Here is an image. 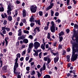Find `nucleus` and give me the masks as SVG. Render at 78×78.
I'll list each match as a JSON object with an SVG mask.
<instances>
[{"label":"nucleus","mask_w":78,"mask_h":78,"mask_svg":"<svg viewBox=\"0 0 78 78\" xmlns=\"http://www.w3.org/2000/svg\"><path fill=\"white\" fill-rule=\"evenodd\" d=\"M74 29L73 30V35L72 39L73 41H76V39L78 40V25L75 24L74 26Z\"/></svg>","instance_id":"nucleus-1"},{"label":"nucleus","mask_w":78,"mask_h":78,"mask_svg":"<svg viewBox=\"0 0 78 78\" xmlns=\"http://www.w3.org/2000/svg\"><path fill=\"white\" fill-rule=\"evenodd\" d=\"M44 61H47V64H48L51 62V58L50 57V55L47 56L44 58Z\"/></svg>","instance_id":"nucleus-2"},{"label":"nucleus","mask_w":78,"mask_h":78,"mask_svg":"<svg viewBox=\"0 0 78 78\" xmlns=\"http://www.w3.org/2000/svg\"><path fill=\"white\" fill-rule=\"evenodd\" d=\"M30 11L32 13H35L37 11V6H34L33 5H32L31 6V7L30 8Z\"/></svg>","instance_id":"nucleus-3"},{"label":"nucleus","mask_w":78,"mask_h":78,"mask_svg":"<svg viewBox=\"0 0 78 78\" xmlns=\"http://www.w3.org/2000/svg\"><path fill=\"white\" fill-rule=\"evenodd\" d=\"M34 46L35 49H37L38 47H40V43L37 42H36L34 43Z\"/></svg>","instance_id":"nucleus-4"},{"label":"nucleus","mask_w":78,"mask_h":78,"mask_svg":"<svg viewBox=\"0 0 78 78\" xmlns=\"http://www.w3.org/2000/svg\"><path fill=\"white\" fill-rule=\"evenodd\" d=\"M7 66L5 65L4 66L2 67V70L4 72V73H6L8 72L7 71Z\"/></svg>","instance_id":"nucleus-5"},{"label":"nucleus","mask_w":78,"mask_h":78,"mask_svg":"<svg viewBox=\"0 0 78 78\" xmlns=\"http://www.w3.org/2000/svg\"><path fill=\"white\" fill-rule=\"evenodd\" d=\"M59 56H56L54 58V63L55 64H56L57 63V62L59 61Z\"/></svg>","instance_id":"nucleus-6"},{"label":"nucleus","mask_w":78,"mask_h":78,"mask_svg":"<svg viewBox=\"0 0 78 78\" xmlns=\"http://www.w3.org/2000/svg\"><path fill=\"white\" fill-rule=\"evenodd\" d=\"M9 39L8 37H6L5 38V47H7L8 46V41L7 40H9Z\"/></svg>","instance_id":"nucleus-7"},{"label":"nucleus","mask_w":78,"mask_h":78,"mask_svg":"<svg viewBox=\"0 0 78 78\" xmlns=\"http://www.w3.org/2000/svg\"><path fill=\"white\" fill-rule=\"evenodd\" d=\"M18 67H19V63L17 62H15L13 69H17Z\"/></svg>","instance_id":"nucleus-8"},{"label":"nucleus","mask_w":78,"mask_h":78,"mask_svg":"<svg viewBox=\"0 0 78 78\" xmlns=\"http://www.w3.org/2000/svg\"><path fill=\"white\" fill-rule=\"evenodd\" d=\"M3 30L2 33V32H0V34L2 36L4 37V34H5L6 33V31L5 30Z\"/></svg>","instance_id":"nucleus-9"},{"label":"nucleus","mask_w":78,"mask_h":78,"mask_svg":"<svg viewBox=\"0 0 78 78\" xmlns=\"http://www.w3.org/2000/svg\"><path fill=\"white\" fill-rule=\"evenodd\" d=\"M51 31L52 33H55L56 31L55 27V26H51Z\"/></svg>","instance_id":"nucleus-10"},{"label":"nucleus","mask_w":78,"mask_h":78,"mask_svg":"<svg viewBox=\"0 0 78 78\" xmlns=\"http://www.w3.org/2000/svg\"><path fill=\"white\" fill-rule=\"evenodd\" d=\"M2 30H6L7 31H10V28H9V27H6V26L2 27Z\"/></svg>","instance_id":"nucleus-11"},{"label":"nucleus","mask_w":78,"mask_h":78,"mask_svg":"<svg viewBox=\"0 0 78 78\" xmlns=\"http://www.w3.org/2000/svg\"><path fill=\"white\" fill-rule=\"evenodd\" d=\"M1 16L2 19H5V18H8V16H7L6 13H4V15L3 14H2Z\"/></svg>","instance_id":"nucleus-12"},{"label":"nucleus","mask_w":78,"mask_h":78,"mask_svg":"<svg viewBox=\"0 0 78 78\" xmlns=\"http://www.w3.org/2000/svg\"><path fill=\"white\" fill-rule=\"evenodd\" d=\"M23 17H25L27 16L26 10L25 9H23Z\"/></svg>","instance_id":"nucleus-13"},{"label":"nucleus","mask_w":78,"mask_h":78,"mask_svg":"<svg viewBox=\"0 0 78 78\" xmlns=\"http://www.w3.org/2000/svg\"><path fill=\"white\" fill-rule=\"evenodd\" d=\"M11 9H8V10L7 11V15L8 16H10L11 14V11H12Z\"/></svg>","instance_id":"nucleus-14"},{"label":"nucleus","mask_w":78,"mask_h":78,"mask_svg":"<svg viewBox=\"0 0 78 78\" xmlns=\"http://www.w3.org/2000/svg\"><path fill=\"white\" fill-rule=\"evenodd\" d=\"M23 42L24 44H28V40L27 39H24L23 40Z\"/></svg>","instance_id":"nucleus-15"},{"label":"nucleus","mask_w":78,"mask_h":78,"mask_svg":"<svg viewBox=\"0 0 78 78\" xmlns=\"http://www.w3.org/2000/svg\"><path fill=\"white\" fill-rule=\"evenodd\" d=\"M53 55L54 56H59V52L58 51H56L55 53H53Z\"/></svg>","instance_id":"nucleus-16"},{"label":"nucleus","mask_w":78,"mask_h":78,"mask_svg":"<svg viewBox=\"0 0 78 78\" xmlns=\"http://www.w3.org/2000/svg\"><path fill=\"white\" fill-rule=\"evenodd\" d=\"M34 47V44H33V43H30L29 45V48H32Z\"/></svg>","instance_id":"nucleus-17"},{"label":"nucleus","mask_w":78,"mask_h":78,"mask_svg":"<svg viewBox=\"0 0 78 78\" xmlns=\"http://www.w3.org/2000/svg\"><path fill=\"white\" fill-rule=\"evenodd\" d=\"M59 42H62L63 40V37L62 36H59Z\"/></svg>","instance_id":"nucleus-18"},{"label":"nucleus","mask_w":78,"mask_h":78,"mask_svg":"<svg viewBox=\"0 0 78 78\" xmlns=\"http://www.w3.org/2000/svg\"><path fill=\"white\" fill-rule=\"evenodd\" d=\"M37 73V75L38 76V78H40V77H41L42 76V73H41L40 74L39 72H38Z\"/></svg>","instance_id":"nucleus-19"},{"label":"nucleus","mask_w":78,"mask_h":78,"mask_svg":"<svg viewBox=\"0 0 78 78\" xmlns=\"http://www.w3.org/2000/svg\"><path fill=\"white\" fill-rule=\"evenodd\" d=\"M34 19V18L33 17V16H32L30 18L29 21L30 22H32Z\"/></svg>","instance_id":"nucleus-20"},{"label":"nucleus","mask_w":78,"mask_h":78,"mask_svg":"<svg viewBox=\"0 0 78 78\" xmlns=\"http://www.w3.org/2000/svg\"><path fill=\"white\" fill-rule=\"evenodd\" d=\"M7 19L9 21H11L12 20V16H9Z\"/></svg>","instance_id":"nucleus-21"},{"label":"nucleus","mask_w":78,"mask_h":78,"mask_svg":"<svg viewBox=\"0 0 78 78\" xmlns=\"http://www.w3.org/2000/svg\"><path fill=\"white\" fill-rule=\"evenodd\" d=\"M58 34L59 35V36H63L64 34V33L62 31L60 33H58Z\"/></svg>","instance_id":"nucleus-22"},{"label":"nucleus","mask_w":78,"mask_h":78,"mask_svg":"<svg viewBox=\"0 0 78 78\" xmlns=\"http://www.w3.org/2000/svg\"><path fill=\"white\" fill-rule=\"evenodd\" d=\"M43 78H51L50 76L48 75H46Z\"/></svg>","instance_id":"nucleus-23"},{"label":"nucleus","mask_w":78,"mask_h":78,"mask_svg":"<svg viewBox=\"0 0 78 78\" xmlns=\"http://www.w3.org/2000/svg\"><path fill=\"white\" fill-rule=\"evenodd\" d=\"M11 4H9V5H8V9H11Z\"/></svg>","instance_id":"nucleus-24"},{"label":"nucleus","mask_w":78,"mask_h":78,"mask_svg":"<svg viewBox=\"0 0 78 78\" xmlns=\"http://www.w3.org/2000/svg\"><path fill=\"white\" fill-rule=\"evenodd\" d=\"M39 15L40 16H43V12L41 11H39Z\"/></svg>","instance_id":"nucleus-25"},{"label":"nucleus","mask_w":78,"mask_h":78,"mask_svg":"<svg viewBox=\"0 0 78 78\" xmlns=\"http://www.w3.org/2000/svg\"><path fill=\"white\" fill-rule=\"evenodd\" d=\"M13 70L14 73V74H15V75H17V73H18L17 72H16V70H17V69H13Z\"/></svg>","instance_id":"nucleus-26"},{"label":"nucleus","mask_w":78,"mask_h":78,"mask_svg":"<svg viewBox=\"0 0 78 78\" xmlns=\"http://www.w3.org/2000/svg\"><path fill=\"white\" fill-rule=\"evenodd\" d=\"M3 11H4V8L3 7H0V12H3Z\"/></svg>","instance_id":"nucleus-27"},{"label":"nucleus","mask_w":78,"mask_h":78,"mask_svg":"<svg viewBox=\"0 0 78 78\" xmlns=\"http://www.w3.org/2000/svg\"><path fill=\"white\" fill-rule=\"evenodd\" d=\"M47 38L48 39L50 38V34L48 33L47 34Z\"/></svg>","instance_id":"nucleus-28"},{"label":"nucleus","mask_w":78,"mask_h":78,"mask_svg":"<svg viewBox=\"0 0 78 78\" xmlns=\"http://www.w3.org/2000/svg\"><path fill=\"white\" fill-rule=\"evenodd\" d=\"M23 33L26 34H29V31L28 30L26 31L25 30H24L23 31Z\"/></svg>","instance_id":"nucleus-29"},{"label":"nucleus","mask_w":78,"mask_h":78,"mask_svg":"<svg viewBox=\"0 0 78 78\" xmlns=\"http://www.w3.org/2000/svg\"><path fill=\"white\" fill-rule=\"evenodd\" d=\"M51 24L52 25L51 27H54L55 25H56V24L54 23V22L53 21H51Z\"/></svg>","instance_id":"nucleus-30"},{"label":"nucleus","mask_w":78,"mask_h":78,"mask_svg":"<svg viewBox=\"0 0 78 78\" xmlns=\"http://www.w3.org/2000/svg\"><path fill=\"white\" fill-rule=\"evenodd\" d=\"M36 28V30H37V31L38 32H39V31H40V29H39L40 27H37Z\"/></svg>","instance_id":"nucleus-31"},{"label":"nucleus","mask_w":78,"mask_h":78,"mask_svg":"<svg viewBox=\"0 0 78 78\" xmlns=\"http://www.w3.org/2000/svg\"><path fill=\"white\" fill-rule=\"evenodd\" d=\"M52 8V7H51L50 5H49L47 8L46 9L47 10H49L50 9H51Z\"/></svg>","instance_id":"nucleus-32"},{"label":"nucleus","mask_w":78,"mask_h":78,"mask_svg":"<svg viewBox=\"0 0 78 78\" xmlns=\"http://www.w3.org/2000/svg\"><path fill=\"white\" fill-rule=\"evenodd\" d=\"M43 45H44L43 44H41V48L42 49H43V50H45V46Z\"/></svg>","instance_id":"nucleus-33"},{"label":"nucleus","mask_w":78,"mask_h":78,"mask_svg":"<svg viewBox=\"0 0 78 78\" xmlns=\"http://www.w3.org/2000/svg\"><path fill=\"white\" fill-rule=\"evenodd\" d=\"M31 48H28L27 49L28 53H30L31 52Z\"/></svg>","instance_id":"nucleus-34"},{"label":"nucleus","mask_w":78,"mask_h":78,"mask_svg":"<svg viewBox=\"0 0 78 78\" xmlns=\"http://www.w3.org/2000/svg\"><path fill=\"white\" fill-rule=\"evenodd\" d=\"M43 67V70H45V69H46V66H45V63L44 64Z\"/></svg>","instance_id":"nucleus-35"},{"label":"nucleus","mask_w":78,"mask_h":78,"mask_svg":"<svg viewBox=\"0 0 78 78\" xmlns=\"http://www.w3.org/2000/svg\"><path fill=\"white\" fill-rule=\"evenodd\" d=\"M58 49H62V45L60 44H59L58 46Z\"/></svg>","instance_id":"nucleus-36"},{"label":"nucleus","mask_w":78,"mask_h":78,"mask_svg":"<svg viewBox=\"0 0 78 78\" xmlns=\"http://www.w3.org/2000/svg\"><path fill=\"white\" fill-rule=\"evenodd\" d=\"M16 56L19 58H20V53H18L16 55Z\"/></svg>","instance_id":"nucleus-37"},{"label":"nucleus","mask_w":78,"mask_h":78,"mask_svg":"<svg viewBox=\"0 0 78 78\" xmlns=\"http://www.w3.org/2000/svg\"><path fill=\"white\" fill-rule=\"evenodd\" d=\"M26 53V50H24L23 51V53L22 54V55L23 56Z\"/></svg>","instance_id":"nucleus-38"},{"label":"nucleus","mask_w":78,"mask_h":78,"mask_svg":"<svg viewBox=\"0 0 78 78\" xmlns=\"http://www.w3.org/2000/svg\"><path fill=\"white\" fill-rule=\"evenodd\" d=\"M53 14H54V12L52 10L51 11V17H53Z\"/></svg>","instance_id":"nucleus-39"},{"label":"nucleus","mask_w":78,"mask_h":78,"mask_svg":"<svg viewBox=\"0 0 78 78\" xmlns=\"http://www.w3.org/2000/svg\"><path fill=\"white\" fill-rule=\"evenodd\" d=\"M6 23H7V21L6 20H5L4 21V23H3V25H6Z\"/></svg>","instance_id":"nucleus-40"},{"label":"nucleus","mask_w":78,"mask_h":78,"mask_svg":"<svg viewBox=\"0 0 78 78\" xmlns=\"http://www.w3.org/2000/svg\"><path fill=\"white\" fill-rule=\"evenodd\" d=\"M40 70V72H41V73H42V71L44 70V68H41Z\"/></svg>","instance_id":"nucleus-41"},{"label":"nucleus","mask_w":78,"mask_h":78,"mask_svg":"<svg viewBox=\"0 0 78 78\" xmlns=\"http://www.w3.org/2000/svg\"><path fill=\"white\" fill-rule=\"evenodd\" d=\"M76 69H74L73 71V73L74 75H75V74H76V73H76Z\"/></svg>","instance_id":"nucleus-42"},{"label":"nucleus","mask_w":78,"mask_h":78,"mask_svg":"<svg viewBox=\"0 0 78 78\" xmlns=\"http://www.w3.org/2000/svg\"><path fill=\"white\" fill-rule=\"evenodd\" d=\"M30 67L29 66H27L26 67V70L27 71H30Z\"/></svg>","instance_id":"nucleus-43"},{"label":"nucleus","mask_w":78,"mask_h":78,"mask_svg":"<svg viewBox=\"0 0 78 78\" xmlns=\"http://www.w3.org/2000/svg\"><path fill=\"white\" fill-rule=\"evenodd\" d=\"M59 14L58 12H56L55 13V16L56 17H58V16H59Z\"/></svg>","instance_id":"nucleus-44"},{"label":"nucleus","mask_w":78,"mask_h":78,"mask_svg":"<svg viewBox=\"0 0 78 78\" xmlns=\"http://www.w3.org/2000/svg\"><path fill=\"white\" fill-rule=\"evenodd\" d=\"M25 37L24 36H21L20 37V39H21L22 40H23L24 39H25Z\"/></svg>","instance_id":"nucleus-45"},{"label":"nucleus","mask_w":78,"mask_h":78,"mask_svg":"<svg viewBox=\"0 0 78 78\" xmlns=\"http://www.w3.org/2000/svg\"><path fill=\"white\" fill-rule=\"evenodd\" d=\"M44 30H47L48 29V26H45L44 28Z\"/></svg>","instance_id":"nucleus-46"},{"label":"nucleus","mask_w":78,"mask_h":78,"mask_svg":"<svg viewBox=\"0 0 78 78\" xmlns=\"http://www.w3.org/2000/svg\"><path fill=\"white\" fill-rule=\"evenodd\" d=\"M66 31L67 34H68L70 32V29H67L66 30Z\"/></svg>","instance_id":"nucleus-47"},{"label":"nucleus","mask_w":78,"mask_h":78,"mask_svg":"<svg viewBox=\"0 0 78 78\" xmlns=\"http://www.w3.org/2000/svg\"><path fill=\"white\" fill-rule=\"evenodd\" d=\"M18 36H22V32H18Z\"/></svg>","instance_id":"nucleus-48"},{"label":"nucleus","mask_w":78,"mask_h":78,"mask_svg":"<svg viewBox=\"0 0 78 78\" xmlns=\"http://www.w3.org/2000/svg\"><path fill=\"white\" fill-rule=\"evenodd\" d=\"M35 22H36V23H38V22H40V20H35Z\"/></svg>","instance_id":"nucleus-49"},{"label":"nucleus","mask_w":78,"mask_h":78,"mask_svg":"<svg viewBox=\"0 0 78 78\" xmlns=\"http://www.w3.org/2000/svg\"><path fill=\"white\" fill-rule=\"evenodd\" d=\"M30 56L29 57H26V61H27L28 60H29L30 59Z\"/></svg>","instance_id":"nucleus-50"},{"label":"nucleus","mask_w":78,"mask_h":78,"mask_svg":"<svg viewBox=\"0 0 78 78\" xmlns=\"http://www.w3.org/2000/svg\"><path fill=\"white\" fill-rule=\"evenodd\" d=\"M30 27H33V26H34V24L33 23H31L30 24Z\"/></svg>","instance_id":"nucleus-51"},{"label":"nucleus","mask_w":78,"mask_h":78,"mask_svg":"<svg viewBox=\"0 0 78 78\" xmlns=\"http://www.w3.org/2000/svg\"><path fill=\"white\" fill-rule=\"evenodd\" d=\"M67 6H68L69 4V2H70V0H67Z\"/></svg>","instance_id":"nucleus-52"},{"label":"nucleus","mask_w":78,"mask_h":78,"mask_svg":"<svg viewBox=\"0 0 78 78\" xmlns=\"http://www.w3.org/2000/svg\"><path fill=\"white\" fill-rule=\"evenodd\" d=\"M66 51H65L64 50L63 51V54H62V55H66Z\"/></svg>","instance_id":"nucleus-53"},{"label":"nucleus","mask_w":78,"mask_h":78,"mask_svg":"<svg viewBox=\"0 0 78 78\" xmlns=\"http://www.w3.org/2000/svg\"><path fill=\"white\" fill-rule=\"evenodd\" d=\"M23 22L24 23H25V24H27V21H26V19H23Z\"/></svg>","instance_id":"nucleus-54"},{"label":"nucleus","mask_w":78,"mask_h":78,"mask_svg":"<svg viewBox=\"0 0 78 78\" xmlns=\"http://www.w3.org/2000/svg\"><path fill=\"white\" fill-rule=\"evenodd\" d=\"M33 58H31L30 60L28 62L30 63V62H32V61L33 60Z\"/></svg>","instance_id":"nucleus-55"},{"label":"nucleus","mask_w":78,"mask_h":78,"mask_svg":"<svg viewBox=\"0 0 78 78\" xmlns=\"http://www.w3.org/2000/svg\"><path fill=\"white\" fill-rule=\"evenodd\" d=\"M29 37L31 39H33V36L31 35H29Z\"/></svg>","instance_id":"nucleus-56"},{"label":"nucleus","mask_w":78,"mask_h":78,"mask_svg":"<svg viewBox=\"0 0 78 78\" xmlns=\"http://www.w3.org/2000/svg\"><path fill=\"white\" fill-rule=\"evenodd\" d=\"M68 68H69V67H70L71 66V63L70 64V63H68L67 65Z\"/></svg>","instance_id":"nucleus-57"},{"label":"nucleus","mask_w":78,"mask_h":78,"mask_svg":"<svg viewBox=\"0 0 78 78\" xmlns=\"http://www.w3.org/2000/svg\"><path fill=\"white\" fill-rule=\"evenodd\" d=\"M16 3L17 4H20V2L18 0H17L16 1Z\"/></svg>","instance_id":"nucleus-58"},{"label":"nucleus","mask_w":78,"mask_h":78,"mask_svg":"<svg viewBox=\"0 0 78 78\" xmlns=\"http://www.w3.org/2000/svg\"><path fill=\"white\" fill-rule=\"evenodd\" d=\"M35 74V71H33L32 73V74H31V75H34Z\"/></svg>","instance_id":"nucleus-59"},{"label":"nucleus","mask_w":78,"mask_h":78,"mask_svg":"<svg viewBox=\"0 0 78 78\" xmlns=\"http://www.w3.org/2000/svg\"><path fill=\"white\" fill-rule=\"evenodd\" d=\"M24 58L23 57H22L20 58V60L21 61H23Z\"/></svg>","instance_id":"nucleus-60"},{"label":"nucleus","mask_w":78,"mask_h":78,"mask_svg":"<svg viewBox=\"0 0 78 78\" xmlns=\"http://www.w3.org/2000/svg\"><path fill=\"white\" fill-rule=\"evenodd\" d=\"M20 17H18L17 19H16L17 22H19L20 21Z\"/></svg>","instance_id":"nucleus-61"},{"label":"nucleus","mask_w":78,"mask_h":78,"mask_svg":"<svg viewBox=\"0 0 78 78\" xmlns=\"http://www.w3.org/2000/svg\"><path fill=\"white\" fill-rule=\"evenodd\" d=\"M70 75H71V74H70V73H69L66 74V76H67V77H69V76H70Z\"/></svg>","instance_id":"nucleus-62"},{"label":"nucleus","mask_w":78,"mask_h":78,"mask_svg":"<svg viewBox=\"0 0 78 78\" xmlns=\"http://www.w3.org/2000/svg\"><path fill=\"white\" fill-rule=\"evenodd\" d=\"M8 34H9V36H12V33L10 32Z\"/></svg>","instance_id":"nucleus-63"},{"label":"nucleus","mask_w":78,"mask_h":78,"mask_svg":"<svg viewBox=\"0 0 78 78\" xmlns=\"http://www.w3.org/2000/svg\"><path fill=\"white\" fill-rule=\"evenodd\" d=\"M3 51L4 53H6V49H4Z\"/></svg>","instance_id":"nucleus-64"}]
</instances>
